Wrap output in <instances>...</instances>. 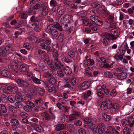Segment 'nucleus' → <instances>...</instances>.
<instances>
[{"instance_id": "nucleus-17", "label": "nucleus", "mask_w": 134, "mask_h": 134, "mask_svg": "<svg viewBox=\"0 0 134 134\" xmlns=\"http://www.w3.org/2000/svg\"><path fill=\"white\" fill-rule=\"evenodd\" d=\"M119 107V106L118 104L115 103L112 104L110 109V111L112 113L114 114Z\"/></svg>"}, {"instance_id": "nucleus-63", "label": "nucleus", "mask_w": 134, "mask_h": 134, "mask_svg": "<svg viewBox=\"0 0 134 134\" xmlns=\"http://www.w3.org/2000/svg\"><path fill=\"white\" fill-rule=\"evenodd\" d=\"M38 92L39 94L41 96L44 95L45 93L44 90L41 88H40L38 89Z\"/></svg>"}, {"instance_id": "nucleus-8", "label": "nucleus", "mask_w": 134, "mask_h": 134, "mask_svg": "<svg viewBox=\"0 0 134 134\" xmlns=\"http://www.w3.org/2000/svg\"><path fill=\"white\" fill-rule=\"evenodd\" d=\"M114 74L116 77L118 79L120 80H122L125 79L127 76V74L124 72H121L119 74L114 72Z\"/></svg>"}, {"instance_id": "nucleus-39", "label": "nucleus", "mask_w": 134, "mask_h": 134, "mask_svg": "<svg viewBox=\"0 0 134 134\" xmlns=\"http://www.w3.org/2000/svg\"><path fill=\"white\" fill-rule=\"evenodd\" d=\"M52 53L53 55V61L55 60L56 61V60H58V54L57 50H54L53 51Z\"/></svg>"}, {"instance_id": "nucleus-10", "label": "nucleus", "mask_w": 134, "mask_h": 134, "mask_svg": "<svg viewBox=\"0 0 134 134\" xmlns=\"http://www.w3.org/2000/svg\"><path fill=\"white\" fill-rule=\"evenodd\" d=\"M66 100L62 99H59L57 101L56 104L57 107L59 109L62 107L66 105Z\"/></svg>"}, {"instance_id": "nucleus-36", "label": "nucleus", "mask_w": 134, "mask_h": 134, "mask_svg": "<svg viewBox=\"0 0 134 134\" xmlns=\"http://www.w3.org/2000/svg\"><path fill=\"white\" fill-rule=\"evenodd\" d=\"M104 75L105 77L109 79L112 78L113 76V74L109 71L104 72Z\"/></svg>"}, {"instance_id": "nucleus-33", "label": "nucleus", "mask_w": 134, "mask_h": 134, "mask_svg": "<svg viewBox=\"0 0 134 134\" xmlns=\"http://www.w3.org/2000/svg\"><path fill=\"white\" fill-rule=\"evenodd\" d=\"M8 109L9 111L12 113H15L18 111V109L16 107L12 105L9 107Z\"/></svg>"}, {"instance_id": "nucleus-40", "label": "nucleus", "mask_w": 134, "mask_h": 134, "mask_svg": "<svg viewBox=\"0 0 134 134\" xmlns=\"http://www.w3.org/2000/svg\"><path fill=\"white\" fill-rule=\"evenodd\" d=\"M89 27L91 30L92 31H96L97 29V26L96 25L94 24H89Z\"/></svg>"}, {"instance_id": "nucleus-44", "label": "nucleus", "mask_w": 134, "mask_h": 134, "mask_svg": "<svg viewBox=\"0 0 134 134\" xmlns=\"http://www.w3.org/2000/svg\"><path fill=\"white\" fill-rule=\"evenodd\" d=\"M103 8H102V13L105 16H107L109 15L110 12L106 9L105 8V7L104 6H103Z\"/></svg>"}, {"instance_id": "nucleus-27", "label": "nucleus", "mask_w": 134, "mask_h": 134, "mask_svg": "<svg viewBox=\"0 0 134 134\" xmlns=\"http://www.w3.org/2000/svg\"><path fill=\"white\" fill-rule=\"evenodd\" d=\"M65 74L66 75H69L71 74L72 72V69L68 66H66L63 68Z\"/></svg>"}, {"instance_id": "nucleus-22", "label": "nucleus", "mask_w": 134, "mask_h": 134, "mask_svg": "<svg viewBox=\"0 0 134 134\" xmlns=\"http://www.w3.org/2000/svg\"><path fill=\"white\" fill-rule=\"evenodd\" d=\"M1 74L2 76L10 78L11 76V74L10 73L5 70H4L1 71Z\"/></svg>"}, {"instance_id": "nucleus-32", "label": "nucleus", "mask_w": 134, "mask_h": 134, "mask_svg": "<svg viewBox=\"0 0 134 134\" xmlns=\"http://www.w3.org/2000/svg\"><path fill=\"white\" fill-rule=\"evenodd\" d=\"M121 123L122 126L124 127H130V124L128 122V120L126 119H123L121 121Z\"/></svg>"}, {"instance_id": "nucleus-16", "label": "nucleus", "mask_w": 134, "mask_h": 134, "mask_svg": "<svg viewBox=\"0 0 134 134\" xmlns=\"http://www.w3.org/2000/svg\"><path fill=\"white\" fill-rule=\"evenodd\" d=\"M55 68L58 69L63 70L64 65L62 64L59 61L58 59L56 60V61H54Z\"/></svg>"}, {"instance_id": "nucleus-26", "label": "nucleus", "mask_w": 134, "mask_h": 134, "mask_svg": "<svg viewBox=\"0 0 134 134\" xmlns=\"http://www.w3.org/2000/svg\"><path fill=\"white\" fill-rule=\"evenodd\" d=\"M55 130L57 131H60L64 129L65 126L62 124H58L55 125Z\"/></svg>"}, {"instance_id": "nucleus-3", "label": "nucleus", "mask_w": 134, "mask_h": 134, "mask_svg": "<svg viewBox=\"0 0 134 134\" xmlns=\"http://www.w3.org/2000/svg\"><path fill=\"white\" fill-rule=\"evenodd\" d=\"M119 51L120 52H118L117 54L113 56L114 58L117 62H119L120 60L122 61L125 52V50L123 49L121 50L120 49Z\"/></svg>"}, {"instance_id": "nucleus-61", "label": "nucleus", "mask_w": 134, "mask_h": 134, "mask_svg": "<svg viewBox=\"0 0 134 134\" xmlns=\"http://www.w3.org/2000/svg\"><path fill=\"white\" fill-rule=\"evenodd\" d=\"M67 129L70 132H71L74 130V126L72 124H68L67 126Z\"/></svg>"}, {"instance_id": "nucleus-51", "label": "nucleus", "mask_w": 134, "mask_h": 134, "mask_svg": "<svg viewBox=\"0 0 134 134\" xmlns=\"http://www.w3.org/2000/svg\"><path fill=\"white\" fill-rule=\"evenodd\" d=\"M66 117L69 118V121L71 122H72L73 120H75L76 119V117L72 114L67 115Z\"/></svg>"}, {"instance_id": "nucleus-4", "label": "nucleus", "mask_w": 134, "mask_h": 134, "mask_svg": "<svg viewBox=\"0 0 134 134\" xmlns=\"http://www.w3.org/2000/svg\"><path fill=\"white\" fill-rule=\"evenodd\" d=\"M94 63L93 59H90L88 56H86L85 57V60L83 61V65L85 67H88L89 66L93 65Z\"/></svg>"}, {"instance_id": "nucleus-58", "label": "nucleus", "mask_w": 134, "mask_h": 134, "mask_svg": "<svg viewBox=\"0 0 134 134\" xmlns=\"http://www.w3.org/2000/svg\"><path fill=\"white\" fill-rule=\"evenodd\" d=\"M87 14L86 12L85 11H82L78 13V15L81 18L84 17Z\"/></svg>"}, {"instance_id": "nucleus-5", "label": "nucleus", "mask_w": 134, "mask_h": 134, "mask_svg": "<svg viewBox=\"0 0 134 134\" xmlns=\"http://www.w3.org/2000/svg\"><path fill=\"white\" fill-rule=\"evenodd\" d=\"M50 68L52 69V70H50L49 72H45L43 74V76L44 78L50 79L51 77H53L52 75H54L53 72L55 71V69L54 68V66H51Z\"/></svg>"}, {"instance_id": "nucleus-18", "label": "nucleus", "mask_w": 134, "mask_h": 134, "mask_svg": "<svg viewBox=\"0 0 134 134\" xmlns=\"http://www.w3.org/2000/svg\"><path fill=\"white\" fill-rule=\"evenodd\" d=\"M45 43H41L40 46L42 49H44L48 52H50L52 51V48L49 45L46 46Z\"/></svg>"}, {"instance_id": "nucleus-43", "label": "nucleus", "mask_w": 134, "mask_h": 134, "mask_svg": "<svg viewBox=\"0 0 134 134\" xmlns=\"http://www.w3.org/2000/svg\"><path fill=\"white\" fill-rule=\"evenodd\" d=\"M88 128L94 131H96L97 130V126L95 124H93V123L91 124V125Z\"/></svg>"}, {"instance_id": "nucleus-57", "label": "nucleus", "mask_w": 134, "mask_h": 134, "mask_svg": "<svg viewBox=\"0 0 134 134\" xmlns=\"http://www.w3.org/2000/svg\"><path fill=\"white\" fill-rule=\"evenodd\" d=\"M15 98L17 101H20L21 100L20 93H18L16 94L15 96Z\"/></svg>"}, {"instance_id": "nucleus-52", "label": "nucleus", "mask_w": 134, "mask_h": 134, "mask_svg": "<svg viewBox=\"0 0 134 134\" xmlns=\"http://www.w3.org/2000/svg\"><path fill=\"white\" fill-rule=\"evenodd\" d=\"M56 82V79L52 77L49 79L48 84L54 85L55 83Z\"/></svg>"}, {"instance_id": "nucleus-47", "label": "nucleus", "mask_w": 134, "mask_h": 134, "mask_svg": "<svg viewBox=\"0 0 134 134\" xmlns=\"http://www.w3.org/2000/svg\"><path fill=\"white\" fill-rule=\"evenodd\" d=\"M4 49V51H5L6 53H7L8 52H10L13 50L12 47L10 46H6Z\"/></svg>"}, {"instance_id": "nucleus-54", "label": "nucleus", "mask_w": 134, "mask_h": 134, "mask_svg": "<svg viewBox=\"0 0 134 134\" xmlns=\"http://www.w3.org/2000/svg\"><path fill=\"white\" fill-rule=\"evenodd\" d=\"M58 3L55 0H51L49 2L50 6L52 7L57 6V5H58Z\"/></svg>"}, {"instance_id": "nucleus-62", "label": "nucleus", "mask_w": 134, "mask_h": 134, "mask_svg": "<svg viewBox=\"0 0 134 134\" xmlns=\"http://www.w3.org/2000/svg\"><path fill=\"white\" fill-rule=\"evenodd\" d=\"M91 6L93 8H99L100 7V5L97 3H93L91 4Z\"/></svg>"}, {"instance_id": "nucleus-21", "label": "nucleus", "mask_w": 134, "mask_h": 134, "mask_svg": "<svg viewBox=\"0 0 134 134\" xmlns=\"http://www.w3.org/2000/svg\"><path fill=\"white\" fill-rule=\"evenodd\" d=\"M128 120V122L130 124V127L132 128L134 125V115L129 117Z\"/></svg>"}, {"instance_id": "nucleus-37", "label": "nucleus", "mask_w": 134, "mask_h": 134, "mask_svg": "<svg viewBox=\"0 0 134 134\" xmlns=\"http://www.w3.org/2000/svg\"><path fill=\"white\" fill-rule=\"evenodd\" d=\"M91 93V91L88 90L87 92L83 93V97L86 100L87 99L88 97L90 96Z\"/></svg>"}, {"instance_id": "nucleus-1", "label": "nucleus", "mask_w": 134, "mask_h": 134, "mask_svg": "<svg viewBox=\"0 0 134 134\" xmlns=\"http://www.w3.org/2000/svg\"><path fill=\"white\" fill-rule=\"evenodd\" d=\"M46 32L53 37H56L58 35V31L52 24H50L47 26Z\"/></svg>"}, {"instance_id": "nucleus-11", "label": "nucleus", "mask_w": 134, "mask_h": 134, "mask_svg": "<svg viewBox=\"0 0 134 134\" xmlns=\"http://www.w3.org/2000/svg\"><path fill=\"white\" fill-rule=\"evenodd\" d=\"M90 86L89 82L85 81L81 83L79 86V88L81 90H85L87 89Z\"/></svg>"}, {"instance_id": "nucleus-13", "label": "nucleus", "mask_w": 134, "mask_h": 134, "mask_svg": "<svg viewBox=\"0 0 134 134\" xmlns=\"http://www.w3.org/2000/svg\"><path fill=\"white\" fill-rule=\"evenodd\" d=\"M70 18V17L69 15L66 14L64 15L63 18L61 19L60 20L61 24H64L65 25L67 23L69 22L70 21L69 20Z\"/></svg>"}, {"instance_id": "nucleus-60", "label": "nucleus", "mask_w": 134, "mask_h": 134, "mask_svg": "<svg viewBox=\"0 0 134 134\" xmlns=\"http://www.w3.org/2000/svg\"><path fill=\"white\" fill-rule=\"evenodd\" d=\"M110 40L109 37H106L103 38V43L104 45L106 46L108 44V40L109 41Z\"/></svg>"}, {"instance_id": "nucleus-29", "label": "nucleus", "mask_w": 134, "mask_h": 134, "mask_svg": "<svg viewBox=\"0 0 134 134\" xmlns=\"http://www.w3.org/2000/svg\"><path fill=\"white\" fill-rule=\"evenodd\" d=\"M62 112L66 113H68L70 110V108L66 105L63 106L61 108L59 109Z\"/></svg>"}, {"instance_id": "nucleus-49", "label": "nucleus", "mask_w": 134, "mask_h": 134, "mask_svg": "<svg viewBox=\"0 0 134 134\" xmlns=\"http://www.w3.org/2000/svg\"><path fill=\"white\" fill-rule=\"evenodd\" d=\"M10 122L12 125L18 126L19 124V121L16 119H12L10 120Z\"/></svg>"}, {"instance_id": "nucleus-48", "label": "nucleus", "mask_w": 134, "mask_h": 134, "mask_svg": "<svg viewBox=\"0 0 134 134\" xmlns=\"http://www.w3.org/2000/svg\"><path fill=\"white\" fill-rule=\"evenodd\" d=\"M109 106L107 104H106L104 101L102 102V104L100 106V108L102 109L105 110L107 109Z\"/></svg>"}, {"instance_id": "nucleus-7", "label": "nucleus", "mask_w": 134, "mask_h": 134, "mask_svg": "<svg viewBox=\"0 0 134 134\" xmlns=\"http://www.w3.org/2000/svg\"><path fill=\"white\" fill-rule=\"evenodd\" d=\"M15 82L18 85L21 87H25L29 85L28 82L21 79L16 80Z\"/></svg>"}, {"instance_id": "nucleus-55", "label": "nucleus", "mask_w": 134, "mask_h": 134, "mask_svg": "<svg viewBox=\"0 0 134 134\" xmlns=\"http://www.w3.org/2000/svg\"><path fill=\"white\" fill-rule=\"evenodd\" d=\"M129 127H124L123 131V134H131V133L130 132Z\"/></svg>"}, {"instance_id": "nucleus-28", "label": "nucleus", "mask_w": 134, "mask_h": 134, "mask_svg": "<svg viewBox=\"0 0 134 134\" xmlns=\"http://www.w3.org/2000/svg\"><path fill=\"white\" fill-rule=\"evenodd\" d=\"M46 90L49 92H51L55 91V87L53 85H49V84L46 85Z\"/></svg>"}, {"instance_id": "nucleus-15", "label": "nucleus", "mask_w": 134, "mask_h": 134, "mask_svg": "<svg viewBox=\"0 0 134 134\" xmlns=\"http://www.w3.org/2000/svg\"><path fill=\"white\" fill-rule=\"evenodd\" d=\"M30 20L31 22L30 24L31 26H33V25H38L39 23V21L37 19V18L35 16L33 15L31 18Z\"/></svg>"}, {"instance_id": "nucleus-14", "label": "nucleus", "mask_w": 134, "mask_h": 134, "mask_svg": "<svg viewBox=\"0 0 134 134\" xmlns=\"http://www.w3.org/2000/svg\"><path fill=\"white\" fill-rule=\"evenodd\" d=\"M79 82V78L76 76L72 77L70 81V83L73 86H76Z\"/></svg>"}, {"instance_id": "nucleus-23", "label": "nucleus", "mask_w": 134, "mask_h": 134, "mask_svg": "<svg viewBox=\"0 0 134 134\" xmlns=\"http://www.w3.org/2000/svg\"><path fill=\"white\" fill-rule=\"evenodd\" d=\"M7 111V110L6 107L4 105L0 104V115H3V113H5Z\"/></svg>"}, {"instance_id": "nucleus-53", "label": "nucleus", "mask_w": 134, "mask_h": 134, "mask_svg": "<svg viewBox=\"0 0 134 134\" xmlns=\"http://www.w3.org/2000/svg\"><path fill=\"white\" fill-rule=\"evenodd\" d=\"M26 75H27L28 77L30 78V80H31L33 77L34 76H33V74L32 72L30 71H27L26 72Z\"/></svg>"}, {"instance_id": "nucleus-64", "label": "nucleus", "mask_w": 134, "mask_h": 134, "mask_svg": "<svg viewBox=\"0 0 134 134\" xmlns=\"http://www.w3.org/2000/svg\"><path fill=\"white\" fill-rule=\"evenodd\" d=\"M103 116V120L106 121H109L110 119V118L109 115H107L106 114L104 113Z\"/></svg>"}, {"instance_id": "nucleus-30", "label": "nucleus", "mask_w": 134, "mask_h": 134, "mask_svg": "<svg viewBox=\"0 0 134 134\" xmlns=\"http://www.w3.org/2000/svg\"><path fill=\"white\" fill-rule=\"evenodd\" d=\"M124 3L122 0H117L115 2H114L111 4V5L113 6L116 7L122 5Z\"/></svg>"}, {"instance_id": "nucleus-19", "label": "nucleus", "mask_w": 134, "mask_h": 134, "mask_svg": "<svg viewBox=\"0 0 134 134\" xmlns=\"http://www.w3.org/2000/svg\"><path fill=\"white\" fill-rule=\"evenodd\" d=\"M48 9L47 7H45L42 8L41 15V17H43L48 14Z\"/></svg>"}, {"instance_id": "nucleus-24", "label": "nucleus", "mask_w": 134, "mask_h": 134, "mask_svg": "<svg viewBox=\"0 0 134 134\" xmlns=\"http://www.w3.org/2000/svg\"><path fill=\"white\" fill-rule=\"evenodd\" d=\"M27 66L25 63H22L21 64L19 68V70L21 72H25L27 70Z\"/></svg>"}, {"instance_id": "nucleus-46", "label": "nucleus", "mask_w": 134, "mask_h": 134, "mask_svg": "<svg viewBox=\"0 0 134 134\" xmlns=\"http://www.w3.org/2000/svg\"><path fill=\"white\" fill-rule=\"evenodd\" d=\"M107 130L108 131H107L109 132L110 133H115V129H114V128L112 126H108L107 127Z\"/></svg>"}, {"instance_id": "nucleus-34", "label": "nucleus", "mask_w": 134, "mask_h": 134, "mask_svg": "<svg viewBox=\"0 0 134 134\" xmlns=\"http://www.w3.org/2000/svg\"><path fill=\"white\" fill-rule=\"evenodd\" d=\"M62 29L64 31H68L69 33H70L71 32V28H69L68 27V25L66 24H65V25L64 24H62Z\"/></svg>"}, {"instance_id": "nucleus-9", "label": "nucleus", "mask_w": 134, "mask_h": 134, "mask_svg": "<svg viewBox=\"0 0 134 134\" xmlns=\"http://www.w3.org/2000/svg\"><path fill=\"white\" fill-rule=\"evenodd\" d=\"M97 127L98 133L99 134H102L103 133L106 129L105 125L104 123H102L98 124Z\"/></svg>"}, {"instance_id": "nucleus-42", "label": "nucleus", "mask_w": 134, "mask_h": 134, "mask_svg": "<svg viewBox=\"0 0 134 134\" xmlns=\"http://www.w3.org/2000/svg\"><path fill=\"white\" fill-rule=\"evenodd\" d=\"M31 27L37 32H39L41 31V27L39 25V24L38 25H33V26H31Z\"/></svg>"}, {"instance_id": "nucleus-56", "label": "nucleus", "mask_w": 134, "mask_h": 134, "mask_svg": "<svg viewBox=\"0 0 134 134\" xmlns=\"http://www.w3.org/2000/svg\"><path fill=\"white\" fill-rule=\"evenodd\" d=\"M53 25L54 28H56L60 31H61L62 30V26H61L59 23L57 22L56 23Z\"/></svg>"}, {"instance_id": "nucleus-2", "label": "nucleus", "mask_w": 134, "mask_h": 134, "mask_svg": "<svg viewBox=\"0 0 134 134\" xmlns=\"http://www.w3.org/2000/svg\"><path fill=\"white\" fill-rule=\"evenodd\" d=\"M111 34L109 33H105V35L107 37H109L110 39L113 40H116L117 37L116 36L119 35L120 34V32L116 29H113L110 30Z\"/></svg>"}, {"instance_id": "nucleus-20", "label": "nucleus", "mask_w": 134, "mask_h": 134, "mask_svg": "<svg viewBox=\"0 0 134 134\" xmlns=\"http://www.w3.org/2000/svg\"><path fill=\"white\" fill-rule=\"evenodd\" d=\"M85 123L86 125V126L88 127L93 123V120L90 118H84Z\"/></svg>"}, {"instance_id": "nucleus-25", "label": "nucleus", "mask_w": 134, "mask_h": 134, "mask_svg": "<svg viewBox=\"0 0 134 134\" xmlns=\"http://www.w3.org/2000/svg\"><path fill=\"white\" fill-rule=\"evenodd\" d=\"M12 87L6 86L3 89V92L7 94H9L11 93Z\"/></svg>"}, {"instance_id": "nucleus-6", "label": "nucleus", "mask_w": 134, "mask_h": 134, "mask_svg": "<svg viewBox=\"0 0 134 134\" xmlns=\"http://www.w3.org/2000/svg\"><path fill=\"white\" fill-rule=\"evenodd\" d=\"M8 68L10 71L14 73H16L18 72V67L14 62H13L10 63L8 65Z\"/></svg>"}, {"instance_id": "nucleus-35", "label": "nucleus", "mask_w": 134, "mask_h": 134, "mask_svg": "<svg viewBox=\"0 0 134 134\" xmlns=\"http://www.w3.org/2000/svg\"><path fill=\"white\" fill-rule=\"evenodd\" d=\"M43 100L41 98H39L35 101V104L38 107L41 106L42 104Z\"/></svg>"}, {"instance_id": "nucleus-59", "label": "nucleus", "mask_w": 134, "mask_h": 134, "mask_svg": "<svg viewBox=\"0 0 134 134\" xmlns=\"http://www.w3.org/2000/svg\"><path fill=\"white\" fill-rule=\"evenodd\" d=\"M118 92L114 89H113L111 91L110 94L111 96L112 97H115L116 96L118 93Z\"/></svg>"}, {"instance_id": "nucleus-12", "label": "nucleus", "mask_w": 134, "mask_h": 134, "mask_svg": "<svg viewBox=\"0 0 134 134\" xmlns=\"http://www.w3.org/2000/svg\"><path fill=\"white\" fill-rule=\"evenodd\" d=\"M41 116L44 117V119L45 120H48L51 119H54L55 116L54 115L52 114L50 115L49 114L46 112H44L42 113L41 114Z\"/></svg>"}, {"instance_id": "nucleus-45", "label": "nucleus", "mask_w": 134, "mask_h": 134, "mask_svg": "<svg viewBox=\"0 0 134 134\" xmlns=\"http://www.w3.org/2000/svg\"><path fill=\"white\" fill-rule=\"evenodd\" d=\"M1 99L3 102L6 103L8 100V97L5 94H2L1 96Z\"/></svg>"}, {"instance_id": "nucleus-41", "label": "nucleus", "mask_w": 134, "mask_h": 134, "mask_svg": "<svg viewBox=\"0 0 134 134\" xmlns=\"http://www.w3.org/2000/svg\"><path fill=\"white\" fill-rule=\"evenodd\" d=\"M44 58V62L46 64L48 65H51L52 62L49 57H46Z\"/></svg>"}, {"instance_id": "nucleus-50", "label": "nucleus", "mask_w": 134, "mask_h": 134, "mask_svg": "<svg viewBox=\"0 0 134 134\" xmlns=\"http://www.w3.org/2000/svg\"><path fill=\"white\" fill-rule=\"evenodd\" d=\"M63 70H58L57 71V73L58 76L62 78L65 76Z\"/></svg>"}, {"instance_id": "nucleus-38", "label": "nucleus", "mask_w": 134, "mask_h": 134, "mask_svg": "<svg viewBox=\"0 0 134 134\" xmlns=\"http://www.w3.org/2000/svg\"><path fill=\"white\" fill-rule=\"evenodd\" d=\"M31 80L34 83L37 85L40 84L41 83V81L43 82V81L37 78L35 76L33 77Z\"/></svg>"}, {"instance_id": "nucleus-31", "label": "nucleus", "mask_w": 134, "mask_h": 134, "mask_svg": "<svg viewBox=\"0 0 134 134\" xmlns=\"http://www.w3.org/2000/svg\"><path fill=\"white\" fill-rule=\"evenodd\" d=\"M38 90L35 87H32L30 90V93L31 95L33 96H36L37 94Z\"/></svg>"}]
</instances>
